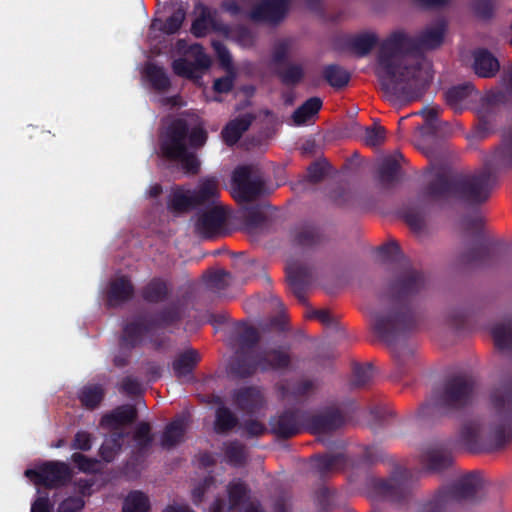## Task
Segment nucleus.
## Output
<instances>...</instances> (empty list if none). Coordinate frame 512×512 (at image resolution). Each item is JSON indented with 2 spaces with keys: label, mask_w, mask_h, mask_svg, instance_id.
Masks as SVG:
<instances>
[{
  "label": "nucleus",
  "mask_w": 512,
  "mask_h": 512,
  "mask_svg": "<svg viewBox=\"0 0 512 512\" xmlns=\"http://www.w3.org/2000/svg\"><path fill=\"white\" fill-rule=\"evenodd\" d=\"M511 169L512 130H506L500 144L485 159L479 171L463 174L434 169L431 179L417 197L403 203L398 214L412 231L420 233L426 228L432 207H443L453 200L471 206L481 205L490 198L499 174Z\"/></svg>",
  "instance_id": "f257e3e1"
},
{
  "label": "nucleus",
  "mask_w": 512,
  "mask_h": 512,
  "mask_svg": "<svg viewBox=\"0 0 512 512\" xmlns=\"http://www.w3.org/2000/svg\"><path fill=\"white\" fill-rule=\"evenodd\" d=\"M425 287L426 278L422 271L411 265L403 266L381 296L382 307L373 315L374 333L392 348L397 364L396 378L406 373L405 365L413 358L410 348L398 347L396 343L417 327L420 316L415 299Z\"/></svg>",
  "instance_id": "f03ea898"
},
{
  "label": "nucleus",
  "mask_w": 512,
  "mask_h": 512,
  "mask_svg": "<svg viewBox=\"0 0 512 512\" xmlns=\"http://www.w3.org/2000/svg\"><path fill=\"white\" fill-rule=\"evenodd\" d=\"M184 312V304L177 300L162 306L152 314L139 316L127 323L123 327L119 339L120 351L114 356L113 364L118 368L128 365L132 349L142 344L144 336H148L155 350L163 349L169 342V337L155 331L178 327L184 318Z\"/></svg>",
  "instance_id": "7ed1b4c3"
},
{
  "label": "nucleus",
  "mask_w": 512,
  "mask_h": 512,
  "mask_svg": "<svg viewBox=\"0 0 512 512\" xmlns=\"http://www.w3.org/2000/svg\"><path fill=\"white\" fill-rule=\"evenodd\" d=\"M476 383L468 375H453L432 392L430 401L421 407L425 417L451 416L472 403Z\"/></svg>",
  "instance_id": "20e7f679"
},
{
  "label": "nucleus",
  "mask_w": 512,
  "mask_h": 512,
  "mask_svg": "<svg viewBox=\"0 0 512 512\" xmlns=\"http://www.w3.org/2000/svg\"><path fill=\"white\" fill-rule=\"evenodd\" d=\"M376 74L386 88L403 82L422 85L432 77L431 65L427 60L401 51L390 55L382 54L378 60Z\"/></svg>",
  "instance_id": "39448f33"
},
{
  "label": "nucleus",
  "mask_w": 512,
  "mask_h": 512,
  "mask_svg": "<svg viewBox=\"0 0 512 512\" xmlns=\"http://www.w3.org/2000/svg\"><path fill=\"white\" fill-rule=\"evenodd\" d=\"M489 444L500 449L512 441V375L504 377L490 393Z\"/></svg>",
  "instance_id": "423d86ee"
},
{
  "label": "nucleus",
  "mask_w": 512,
  "mask_h": 512,
  "mask_svg": "<svg viewBox=\"0 0 512 512\" xmlns=\"http://www.w3.org/2000/svg\"><path fill=\"white\" fill-rule=\"evenodd\" d=\"M485 496L483 481L476 472L466 473L440 488L428 501L423 512H447L455 503H478Z\"/></svg>",
  "instance_id": "0eeeda50"
},
{
  "label": "nucleus",
  "mask_w": 512,
  "mask_h": 512,
  "mask_svg": "<svg viewBox=\"0 0 512 512\" xmlns=\"http://www.w3.org/2000/svg\"><path fill=\"white\" fill-rule=\"evenodd\" d=\"M187 130H163L159 136L160 151L163 157L178 161L188 175H196L200 170L197 156L187 149Z\"/></svg>",
  "instance_id": "6e6552de"
},
{
  "label": "nucleus",
  "mask_w": 512,
  "mask_h": 512,
  "mask_svg": "<svg viewBox=\"0 0 512 512\" xmlns=\"http://www.w3.org/2000/svg\"><path fill=\"white\" fill-rule=\"evenodd\" d=\"M292 358L288 348H258L257 353L237 376L245 379L255 375L257 372L284 371L291 367Z\"/></svg>",
  "instance_id": "1a4fd4ad"
},
{
  "label": "nucleus",
  "mask_w": 512,
  "mask_h": 512,
  "mask_svg": "<svg viewBox=\"0 0 512 512\" xmlns=\"http://www.w3.org/2000/svg\"><path fill=\"white\" fill-rule=\"evenodd\" d=\"M482 217H469L464 219L463 226L467 233H471L477 243L460 255V262L471 267H486L493 264V255L488 244L482 241Z\"/></svg>",
  "instance_id": "9d476101"
},
{
  "label": "nucleus",
  "mask_w": 512,
  "mask_h": 512,
  "mask_svg": "<svg viewBox=\"0 0 512 512\" xmlns=\"http://www.w3.org/2000/svg\"><path fill=\"white\" fill-rule=\"evenodd\" d=\"M372 488L378 495L389 501L403 502L413 489L411 472L405 468H397L388 479L372 480Z\"/></svg>",
  "instance_id": "9b49d317"
},
{
  "label": "nucleus",
  "mask_w": 512,
  "mask_h": 512,
  "mask_svg": "<svg viewBox=\"0 0 512 512\" xmlns=\"http://www.w3.org/2000/svg\"><path fill=\"white\" fill-rule=\"evenodd\" d=\"M179 49L183 51V57L173 62L174 72L185 78L198 80L211 65L210 57L204 53L203 48L194 44L187 49L182 42H179Z\"/></svg>",
  "instance_id": "f8f14e48"
},
{
  "label": "nucleus",
  "mask_w": 512,
  "mask_h": 512,
  "mask_svg": "<svg viewBox=\"0 0 512 512\" xmlns=\"http://www.w3.org/2000/svg\"><path fill=\"white\" fill-rule=\"evenodd\" d=\"M231 194L238 202H250L257 199L263 189V181L255 175L251 165L237 166L231 178Z\"/></svg>",
  "instance_id": "ddd939ff"
},
{
  "label": "nucleus",
  "mask_w": 512,
  "mask_h": 512,
  "mask_svg": "<svg viewBox=\"0 0 512 512\" xmlns=\"http://www.w3.org/2000/svg\"><path fill=\"white\" fill-rule=\"evenodd\" d=\"M305 417L304 409H283L269 418V433L278 439H290L305 430Z\"/></svg>",
  "instance_id": "4468645a"
},
{
  "label": "nucleus",
  "mask_w": 512,
  "mask_h": 512,
  "mask_svg": "<svg viewBox=\"0 0 512 512\" xmlns=\"http://www.w3.org/2000/svg\"><path fill=\"white\" fill-rule=\"evenodd\" d=\"M25 476L36 485L54 488L67 483L71 478V472L64 462L46 461L34 469H27Z\"/></svg>",
  "instance_id": "2eb2a0df"
},
{
  "label": "nucleus",
  "mask_w": 512,
  "mask_h": 512,
  "mask_svg": "<svg viewBox=\"0 0 512 512\" xmlns=\"http://www.w3.org/2000/svg\"><path fill=\"white\" fill-rule=\"evenodd\" d=\"M260 334L253 326H246L237 337L238 347L229 364L230 373L237 377L257 353Z\"/></svg>",
  "instance_id": "dca6fc26"
},
{
  "label": "nucleus",
  "mask_w": 512,
  "mask_h": 512,
  "mask_svg": "<svg viewBox=\"0 0 512 512\" xmlns=\"http://www.w3.org/2000/svg\"><path fill=\"white\" fill-rule=\"evenodd\" d=\"M305 416V431L311 434H328L345 424L343 412L334 406L325 407L315 414L305 410Z\"/></svg>",
  "instance_id": "f3484780"
},
{
  "label": "nucleus",
  "mask_w": 512,
  "mask_h": 512,
  "mask_svg": "<svg viewBox=\"0 0 512 512\" xmlns=\"http://www.w3.org/2000/svg\"><path fill=\"white\" fill-rule=\"evenodd\" d=\"M195 231L204 238H211L225 223L227 213L223 206L217 205L197 213Z\"/></svg>",
  "instance_id": "a211bd4d"
},
{
  "label": "nucleus",
  "mask_w": 512,
  "mask_h": 512,
  "mask_svg": "<svg viewBox=\"0 0 512 512\" xmlns=\"http://www.w3.org/2000/svg\"><path fill=\"white\" fill-rule=\"evenodd\" d=\"M447 105L454 111L470 108L474 103L483 100L482 95L470 83L452 86L445 93Z\"/></svg>",
  "instance_id": "6ab92c4d"
},
{
  "label": "nucleus",
  "mask_w": 512,
  "mask_h": 512,
  "mask_svg": "<svg viewBox=\"0 0 512 512\" xmlns=\"http://www.w3.org/2000/svg\"><path fill=\"white\" fill-rule=\"evenodd\" d=\"M288 286L299 302L305 303L306 291L312 283V271L304 264H290L286 268Z\"/></svg>",
  "instance_id": "aec40b11"
},
{
  "label": "nucleus",
  "mask_w": 512,
  "mask_h": 512,
  "mask_svg": "<svg viewBox=\"0 0 512 512\" xmlns=\"http://www.w3.org/2000/svg\"><path fill=\"white\" fill-rule=\"evenodd\" d=\"M232 401L237 409L247 414H254L263 408L265 398L259 387L245 386L232 392Z\"/></svg>",
  "instance_id": "412c9836"
},
{
  "label": "nucleus",
  "mask_w": 512,
  "mask_h": 512,
  "mask_svg": "<svg viewBox=\"0 0 512 512\" xmlns=\"http://www.w3.org/2000/svg\"><path fill=\"white\" fill-rule=\"evenodd\" d=\"M194 208H210L217 206L219 196L218 180L216 177L201 179L198 186L191 190Z\"/></svg>",
  "instance_id": "4be33fe9"
},
{
  "label": "nucleus",
  "mask_w": 512,
  "mask_h": 512,
  "mask_svg": "<svg viewBox=\"0 0 512 512\" xmlns=\"http://www.w3.org/2000/svg\"><path fill=\"white\" fill-rule=\"evenodd\" d=\"M137 415L138 412L134 405H120L101 417L100 426L104 429L121 431L120 428L133 423Z\"/></svg>",
  "instance_id": "5701e85b"
},
{
  "label": "nucleus",
  "mask_w": 512,
  "mask_h": 512,
  "mask_svg": "<svg viewBox=\"0 0 512 512\" xmlns=\"http://www.w3.org/2000/svg\"><path fill=\"white\" fill-rule=\"evenodd\" d=\"M444 32V25L442 23H436L424 29L415 40L403 38L400 45L402 48L418 47L422 49H433L442 43Z\"/></svg>",
  "instance_id": "b1692460"
},
{
  "label": "nucleus",
  "mask_w": 512,
  "mask_h": 512,
  "mask_svg": "<svg viewBox=\"0 0 512 512\" xmlns=\"http://www.w3.org/2000/svg\"><path fill=\"white\" fill-rule=\"evenodd\" d=\"M140 295L146 303H162L170 297L171 287L162 277H153L141 288Z\"/></svg>",
  "instance_id": "393cba45"
},
{
  "label": "nucleus",
  "mask_w": 512,
  "mask_h": 512,
  "mask_svg": "<svg viewBox=\"0 0 512 512\" xmlns=\"http://www.w3.org/2000/svg\"><path fill=\"white\" fill-rule=\"evenodd\" d=\"M134 292V285L127 276L117 277L109 284L107 302L110 306L123 304L133 298Z\"/></svg>",
  "instance_id": "a878e982"
},
{
  "label": "nucleus",
  "mask_w": 512,
  "mask_h": 512,
  "mask_svg": "<svg viewBox=\"0 0 512 512\" xmlns=\"http://www.w3.org/2000/svg\"><path fill=\"white\" fill-rule=\"evenodd\" d=\"M201 360L199 352L189 348L178 354L172 363L175 376L179 379L190 376Z\"/></svg>",
  "instance_id": "bb28decb"
},
{
  "label": "nucleus",
  "mask_w": 512,
  "mask_h": 512,
  "mask_svg": "<svg viewBox=\"0 0 512 512\" xmlns=\"http://www.w3.org/2000/svg\"><path fill=\"white\" fill-rule=\"evenodd\" d=\"M186 431L184 418H176L168 423L161 437V446L164 449H171L183 441Z\"/></svg>",
  "instance_id": "cd10ccee"
},
{
  "label": "nucleus",
  "mask_w": 512,
  "mask_h": 512,
  "mask_svg": "<svg viewBox=\"0 0 512 512\" xmlns=\"http://www.w3.org/2000/svg\"><path fill=\"white\" fill-rule=\"evenodd\" d=\"M400 164L395 157L385 158L377 168V179L383 188L392 187L399 178Z\"/></svg>",
  "instance_id": "c85d7f7f"
},
{
  "label": "nucleus",
  "mask_w": 512,
  "mask_h": 512,
  "mask_svg": "<svg viewBox=\"0 0 512 512\" xmlns=\"http://www.w3.org/2000/svg\"><path fill=\"white\" fill-rule=\"evenodd\" d=\"M322 106L320 98L313 97L308 99L302 106H300L293 113V122L298 126H311L314 124V119L317 117L318 112Z\"/></svg>",
  "instance_id": "c756f323"
},
{
  "label": "nucleus",
  "mask_w": 512,
  "mask_h": 512,
  "mask_svg": "<svg viewBox=\"0 0 512 512\" xmlns=\"http://www.w3.org/2000/svg\"><path fill=\"white\" fill-rule=\"evenodd\" d=\"M313 460L314 468L321 477L329 472L343 469L347 462L343 453L316 455Z\"/></svg>",
  "instance_id": "7c9ffc66"
},
{
  "label": "nucleus",
  "mask_w": 512,
  "mask_h": 512,
  "mask_svg": "<svg viewBox=\"0 0 512 512\" xmlns=\"http://www.w3.org/2000/svg\"><path fill=\"white\" fill-rule=\"evenodd\" d=\"M126 437L127 433L123 431H113L109 437L105 438L99 448L101 459L107 463L112 462L121 451Z\"/></svg>",
  "instance_id": "2f4dec72"
},
{
  "label": "nucleus",
  "mask_w": 512,
  "mask_h": 512,
  "mask_svg": "<svg viewBox=\"0 0 512 512\" xmlns=\"http://www.w3.org/2000/svg\"><path fill=\"white\" fill-rule=\"evenodd\" d=\"M473 69L480 77H491L499 69L498 60L486 51H477L474 53Z\"/></svg>",
  "instance_id": "473e14b6"
},
{
  "label": "nucleus",
  "mask_w": 512,
  "mask_h": 512,
  "mask_svg": "<svg viewBox=\"0 0 512 512\" xmlns=\"http://www.w3.org/2000/svg\"><path fill=\"white\" fill-rule=\"evenodd\" d=\"M443 130H414L412 142L423 151H432L440 146L443 136L440 132Z\"/></svg>",
  "instance_id": "72a5a7b5"
},
{
  "label": "nucleus",
  "mask_w": 512,
  "mask_h": 512,
  "mask_svg": "<svg viewBox=\"0 0 512 512\" xmlns=\"http://www.w3.org/2000/svg\"><path fill=\"white\" fill-rule=\"evenodd\" d=\"M105 397V390L100 384H90L81 388L78 399L88 410L96 409Z\"/></svg>",
  "instance_id": "f704fd0d"
},
{
  "label": "nucleus",
  "mask_w": 512,
  "mask_h": 512,
  "mask_svg": "<svg viewBox=\"0 0 512 512\" xmlns=\"http://www.w3.org/2000/svg\"><path fill=\"white\" fill-rule=\"evenodd\" d=\"M495 346L499 350L512 352V317L502 323L494 325L491 329Z\"/></svg>",
  "instance_id": "c9c22d12"
},
{
  "label": "nucleus",
  "mask_w": 512,
  "mask_h": 512,
  "mask_svg": "<svg viewBox=\"0 0 512 512\" xmlns=\"http://www.w3.org/2000/svg\"><path fill=\"white\" fill-rule=\"evenodd\" d=\"M322 242V234L314 226H303L295 231L293 243L303 249L313 248Z\"/></svg>",
  "instance_id": "e433bc0d"
},
{
  "label": "nucleus",
  "mask_w": 512,
  "mask_h": 512,
  "mask_svg": "<svg viewBox=\"0 0 512 512\" xmlns=\"http://www.w3.org/2000/svg\"><path fill=\"white\" fill-rule=\"evenodd\" d=\"M286 11L287 0H268L253 14V17L274 22L283 17Z\"/></svg>",
  "instance_id": "4c0bfd02"
},
{
  "label": "nucleus",
  "mask_w": 512,
  "mask_h": 512,
  "mask_svg": "<svg viewBox=\"0 0 512 512\" xmlns=\"http://www.w3.org/2000/svg\"><path fill=\"white\" fill-rule=\"evenodd\" d=\"M239 423L237 416L226 406H220L215 411L214 430L217 434H226Z\"/></svg>",
  "instance_id": "58836bf2"
},
{
  "label": "nucleus",
  "mask_w": 512,
  "mask_h": 512,
  "mask_svg": "<svg viewBox=\"0 0 512 512\" xmlns=\"http://www.w3.org/2000/svg\"><path fill=\"white\" fill-rule=\"evenodd\" d=\"M314 388L311 380L303 379L293 383L283 384L279 387V392L282 399L292 398L298 400L307 396Z\"/></svg>",
  "instance_id": "ea45409f"
},
{
  "label": "nucleus",
  "mask_w": 512,
  "mask_h": 512,
  "mask_svg": "<svg viewBox=\"0 0 512 512\" xmlns=\"http://www.w3.org/2000/svg\"><path fill=\"white\" fill-rule=\"evenodd\" d=\"M229 509L234 510L249 499L250 489L242 480L229 483L227 487Z\"/></svg>",
  "instance_id": "a19ab883"
},
{
  "label": "nucleus",
  "mask_w": 512,
  "mask_h": 512,
  "mask_svg": "<svg viewBox=\"0 0 512 512\" xmlns=\"http://www.w3.org/2000/svg\"><path fill=\"white\" fill-rule=\"evenodd\" d=\"M424 462L428 471L441 472L452 465L453 459L447 452L432 450L427 453Z\"/></svg>",
  "instance_id": "79ce46f5"
},
{
  "label": "nucleus",
  "mask_w": 512,
  "mask_h": 512,
  "mask_svg": "<svg viewBox=\"0 0 512 512\" xmlns=\"http://www.w3.org/2000/svg\"><path fill=\"white\" fill-rule=\"evenodd\" d=\"M205 283L209 290L220 294L229 285L232 279L231 273L224 270L218 269L215 271L208 272L205 276Z\"/></svg>",
  "instance_id": "37998d69"
},
{
  "label": "nucleus",
  "mask_w": 512,
  "mask_h": 512,
  "mask_svg": "<svg viewBox=\"0 0 512 512\" xmlns=\"http://www.w3.org/2000/svg\"><path fill=\"white\" fill-rule=\"evenodd\" d=\"M480 428L475 422L465 423L460 431V439L462 443L472 452L482 449L479 441Z\"/></svg>",
  "instance_id": "c03bdc74"
},
{
  "label": "nucleus",
  "mask_w": 512,
  "mask_h": 512,
  "mask_svg": "<svg viewBox=\"0 0 512 512\" xmlns=\"http://www.w3.org/2000/svg\"><path fill=\"white\" fill-rule=\"evenodd\" d=\"M244 222L250 234L263 232L268 226V218L258 208L248 209L244 215Z\"/></svg>",
  "instance_id": "a18cd8bd"
},
{
  "label": "nucleus",
  "mask_w": 512,
  "mask_h": 512,
  "mask_svg": "<svg viewBox=\"0 0 512 512\" xmlns=\"http://www.w3.org/2000/svg\"><path fill=\"white\" fill-rule=\"evenodd\" d=\"M122 510L123 512H149V499L141 491H132L125 498Z\"/></svg>",
  "instance_id": "49530a36"
},
{
  "label": "nucleus",
  "mask_w": 512,
  "mask_h": 512,
  "mask_svg": "<svg viewBox=\"0 0 512 512\" xmlns=\"http://www.w3.org/2000/svg\"><path fill=\"white\" fill-rule=\"evenodd\" d=\"M373 379L372 364L355 365L352 371L350 386L352 388H365L370 385Z\"/></svg>",
  "instance_id": "de8ad7c7"
},
{
  "label": "nucleus",
  "mask_w": 512,
  "mask_h": 512,
  "mask_svg": "<svg viewBox=\"0 0 512 512\" xmlns=\"http://www.w3.org/2000/svg\"><path fill=\"white\" fill-rule=\"evenodd\" d=\"M332 166L326 158L312 162L307 168L306 179L312 184L321 182L331 171Z\"/></svg>",
  "instance_id": "09e8293b"
},
{
  "label": "nucleus",
  "mask_w": 512,
  "mask_h": 512,
  "mask_svg": "<svg viewBox=\"0 0 512 512\" xmlns=\"http://www.w3.org/2000/svg\"><path fill=\"white\" fill-rule=\"evenodd\" d=\"M225 458L234 467L244 466L247 461L245 446L237 441L229 443L225 448Z\"/></svg>",
  "instance_id": "8fccbe9b"
},
{
  "label": "nucleus",
  "mask_w": 512,
  "mask_h": 512,
  "mask_svg": "<svg viewBox=\"0 0 512 512\" xmlns=\"http://www.w3.org/2000/svg\"><path fill=\"white\" fill-rule=\"evenodd\" d=\"M169 207L176 212H185L190 209H195L191 190H188L187 192L176 190L172 194Z\"/></svg>",
  "instance_id": "3c124183"
},
{
  "label": "nucleus",
  "mask_w": 512,
  "mask_h": 512,
  "mask_svg": "<svg viewBox=\"0 0 512 512\" xmlns=\"http://www.w3.org/2000/svg\"><path fill=\"white\" fill-rule=\"evenodd\" d=\"M133 439L139 450H147L153 441L150 424L148 422H140L134 431Z\"/></svg>",
  "instance_id": "603ef678"
},
{
  "label": "nucleus",
  "mask_w": 512,
  "mask_h": 512,
  "mask_svg": "<svg viewBox=\"0 0 512 512\" xmlns=\"http://www.w3.org/2000/svg\"><path fill=\"white\" fill-rule=\"evenodd\" d=\"M378 255L384 262L396 263L403 258L400 246L396 241H390L377 248Z\"/></svg>",
  "instance_id": "864d4df0"
},
{
  "label": "nucleus",
  "mask_w": 512,
  "mask_h": 512,
  "mask_svg": "<svg viewBox=\"0 0 512 512\" xmlns=\"http://www.w3.org/2000/svg\"><path fill=\"white\" fill-rule=\"evenodd\" d=\"M71 459L81 472L96 473L98 471L99 461L95 458H89L82 453L75 452Z\"/></svg>",
  "instance_id": "5fc2aeb1"
},
{
  "label": "nucleus",
  "mask_w": 512,
  "mask_h": 512,
  "mask_svg": "<svg viewBox=\"0 0 512 512\" xmlns=\"http://www.w3.org/2000/svg\"><path fill=\"white\" fill-rule=\"evenodd\" d=\"M334 492L327 487H321L315 492L314 502L320 512H328L333 506Z\"/></svg>",
  "instance_id": "6e6d98bb"
},
{
  "label": "nucleus",
  "mask_w": 512,
  "mask_h": 512,
  "mask_svg": "<svg viewBox=\"0 0 512 512\" xmlns=\"http://www.w3.org/2000/svg\"><path fill=\"white\" fill-rule=\"evenodd\" d=\"M325 78L334 87H342L349 81V74L336 66H329L325 70Z\"/></svg>",
  "instance_id": "4d7b16f0"
},
{
  "label": "nucleus",
  "mask_w": 512,
  "mask_h": 512,
  "mask_svg": "<svg viewBox=\"0 0 512 512\" xmlns=\"http://www.w3.org/2000/svg\"><path fill=\"white\" fill-rule=\"evenodd\" d=\"M200 18L196 19L192 25V32L197 37L203 36L211 24L210 12L203 6H198Z\"/></svg>",
  "instance_id": "13d9d810"
},
{
  "label": "nucleus",
  "mask_w": 512,
  "mask_h": 512,
  "mask_svg": "<svg viewBox=\"0 0 512 512\" xmlns=\"http://www.w3.org/2000/svg\"><path fill=\"white\" fill-rule=\"evenodd\" d=\"M377 36L373 32H365L358 35L354 40L355 49L361 53H368L376 44Z\"/></svg>",
  "instance_id": "bf43d9fd"
},
{
  "label": "nucleus",
  "mask_w": 512,
  "mask_h": 512,
  "mask_svg": "<svg viewBox=\"0 0 512 512\" xmlns=\"http://www.w3.org/2000/svg\"><path fill=\"white\" fill-rule=\"evenodd\" d=\"M279 75L283 82L294 84L303 77V69L298 64H287L279 71Z\"/></svg>",
  "instance_id": "052dcab7"
},
{
  "label": "nucleus",
  "mask_w": 512,
  "mask_h": 512,
  "mask_svg": "<svg viewBox=\"0 0 512 512\" xmlns=\"http://www.w3.org/2000/svg\"><path fill=\"white\" fill-rule=\"evenodd\" d=\"M386 130H364L361 140L364 145L370 148H376L386 141Z\"/></svg>",
  "instance_id": "680f3d73"
},
{
  "label": "nucleus",
  "mask_w": 512,
  "mask_h": 512,
  "mask_svg": "<svg viewBox=\"0 0 512 512\" xmlns=\"http://www.w3.org/2000/svg\"><path fill=\"white\" fill-rule=\"evenodd\" d=\"M264 143V135L262 130H249L245 132L241 141V147L245 150H253L260 148Z\"/></svg>",
  "instance_id": "e2e57ef3"
},
{
  "label": "nucleus",
  "mask_w": 512,
  "mask_h": 512,
  "mask_svg": "<svg viewBox=\"0 0 512 512\" xmlns=\"http://www.w3.org/2000/svg\"><path fill=\"white\" fill-rule=\"evenodd\" d=\"M421 116L423 118L422 128H442L447 123L439 118L438 110L434 108H426L422 110Z\"/></svg>",
  "instance_id": "0e129e2a"
},
{
  "label": "nucleus",
  "mask_w": 512,
  "mask_h": 512,
  "mask_svg": "<svg viewBox=\"0 0 512 512\" xmlns=\"http://www.w3.org/2000/svg\"><path fill=\"white\" fill-rule=\"evenodd\" d=\"M242 429L248 438L260 437L269 432V428H267L262 422L255 419L246 420L242 424Z\"/></svg>",
  "instance_id": "69168bd1"
},
{
  "label": "nucleus",
  "mask_w": 512,
  "mask_h": 512,
  "mask_svg": "<svg viewBox=\"0 0 512 512\" xmlns=\"http://www.w3.org/2000/svg\"><path fill=\"white\" fill-rule=\"evenodd\" d=\"M85 505L84 500L79 496H70L58 505L57 512H80Z\"/></svg>",
  "instance_id": "338daca9"
},
{
  "label": "nucleus",
  "mask_w": 512,
  "mask_h": 512,
  "mask_svg": "<svg viewBox=\"0 0 512 512\" xmlns=\"http://www.w3.org/2000/svg\"><path fill=\"white\" fill-rule=\"evenodd\" d=\"M31 512H54V504L49 499L47 492H40L31 505Z\"/></svg>",
  "instance_id": "774afa93"
}]
</instances>
